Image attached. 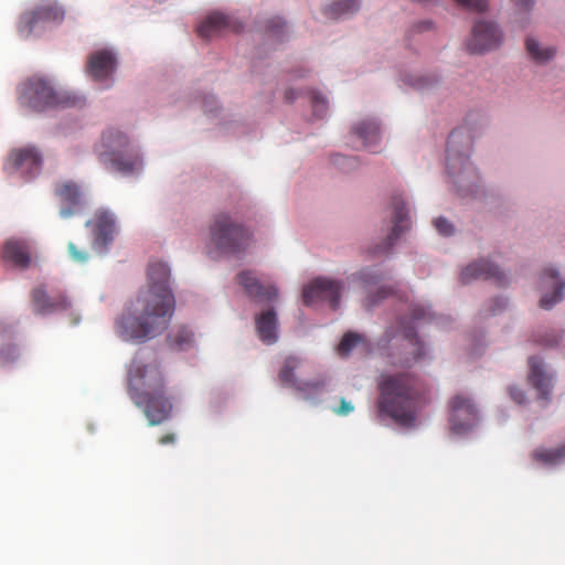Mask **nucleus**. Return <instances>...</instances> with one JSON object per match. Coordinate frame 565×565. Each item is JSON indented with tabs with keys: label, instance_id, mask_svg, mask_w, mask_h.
Instances as JSON below:
<instances>
[{
	"label": "nucleus",
	"instance_id": "11",
	"mask_svg": "<svg viewBox=\"0 0 565 565\" xmlns=\"http://www.w3.org/2000/svg\"><path fill=\"white\" fill-rule=\"evenodd\" d=\"M501 40V31L493 22L479 20L472 29L467 49L470 53H483L497 49Z\"/></svg>",
	"mask_w": 565,
	"mask_h": 565
},
{
	"label": "nucleus",
	"instance_id": "32",
	"mask_svg": "<svg viewBox=\"0 0 565 565\" xmlns=\"http://www.w3.org/2000/svg\"><path fill=\"white\" fill-rule=\"evenodd\" d=\"M527 53L536 61V62H546L552 58L555 54V50L552 47L541 49L539 42L534 39L529 38L525 42Z\"/></svg>",
	"mask_w": 565,
	"mask_h": 565
},
{
	"label": "nucleus",
	"instance_id": "1",
	"mask_svg": "<svg viewBox=\"0 0 565 565\" xmlns=\"http://www.w3.org/2000/svg\"><path fill=\"white\" fill-rule=\"evenodd\" d=\"M175 309L170 287V268L166 263L148 266V288L142 290L128 313L117 321V331L125 340L145 342L163 333Z\"/></svg>",
	"mask_w": 565,
	"mask_h": 565
},
{
	"label": "nucleus",
	"instance_id": "40",
	"mask_svg": "<svg viewBox=\"0 0 565 565\" xmlns=\"http://www.w3.org/2000/svg\"><path fill=\"white\" fill-rule=\"evenodd\" d=\"M68 253L72 259L76 263H85L88 260V253L78 250L74 243H68Z\"/></svg>",
	"mask_w": 565,
	"mask_h": 565
},
{
	"label": "nucleus",
	"instance_id": "44",
	"mask_svg": "<svg viewBox=\"0 0 565 565\" xmlns=\"http://www.w3.org/2000/svg\"><path fill=\"white\" fill-rule=\"evenodd\" d=\"M429 317V311L423 306H415L412 310V319L424 320Z\"/></svg>",
	"mask_w": 565,
	"mask_h": 565
},
{
	"label": "nucleus",
	"instance_id": "15",
	"mask_svg": "<svg viewBox=\"0 0 565 565\" xmlns=\"http://www.w3.org/2000/svg\"><path fill=\"white\" fill-rule=\"evenodd\" d=\"M54 193L61 203L60 215L62 218H70L79 213L83 206V193L75 182L57 183Z\"/></svg>",
	"mask_w": 565,
	"mask_h": 565
},
{
	"label": "nucleus",
	"instance_id": "12",
	"mask_svg": "<svg viewBox=\"0 0 565 565\" xmlns=\"http://www.w3.org/2000/svg\"><path fill=\"white\" fill-rule=\"evenodd\" d=\"M299 365L300 360L297 356L286 358L278 373L279 382L285 386L294 387L295 390L302 394L320 392L326 385V381L323 379H318L308 382L297 381L295 376V371L299 367Z\"/></svg>",
	"mask_w": 565,
	"mask_h": 565
},
{
	"label": "nucleus",
	"instance_id": "45",
	"mask_svg": "<svg viewBox=\"0 0 565 565\" xmlns=\"http://www.w3.org/2000/svg\"><path fill=\"white\" fill-rule=\"evenodd\" d=\"M509 392L511 398L518 404H522L525 401V394L521 388L511 387Z\"/></svg>",
	"mask_w": 565,
	"mask_h": 565
},
{
	"label": "nucleus",
	"instance_id": "34",
	"mask_svg": "<svg viewBox=\"0 0 565 565\" xmlns=\"http://www.w3.org/2000/svg\"><path fill=\"white\" fill-rule=\"evenodd\" d=\"M364 286L374 285L383 279V276L373 269H363L355 276Z\"/></svg>",
	"mask_w": 565,
	"mask_h": 565
},
{
	"label": "nucleus",
	"instance_id": "24",
	"mask_svg": "<svg viewBox=\"0 0 565 565\" xmlns=\"http://www.w3.org/2000/svg\"><path fill=\"white\" fill-rule=\"evenodd\" d=\"M2 258L15 267L26 268L31 262L28 244L22 239H8L2 248Z\"/></svg>",
	"mask_w": 565,
	"mask_h": 565
},
{
	"label": "nucleus",
	"instance_id": "37",
	"mask_svg": "<svg viewBox=\"0 0 565 565\" xmlns=\"http://www.w3.org/2000/svg\"><path fill=\"white\" fill-rule=\"evenodd\" d=\"M434 226L437 232L444 236H449L454 233V226L445 217H437L434 221Z\"/></svg>",
	"mask_w": 565,
	"mask_h": 565
},
{
	"label": "nucleus",
	"instance_id": "48",
	"mask_svg": "<svg viewBox=\"0 0 565 565\" xmlns=\"http://www.w3.org/2000/svg\"><path fill=\"white\" fill-rule=\"evenodd\" d=\"M297 97L296 93L294 89H288L286 93H285V98L287 102H292L295 100Z\"/></svg>",
	"mask_w": 565,
	"mask_h": 565
},
{
	"label": "nucleus",
	"instance_id": "35",
	"mask_svg": "<svg viewBox=\"0 0 565 565\" xmlns=\"http://www.w3.org/2000/svg\"><path fill=\"white\" fill-rule=\"evenodd\" d=\"M458 6L475 11L483 12L488 9V0H456Z\"/></svg>",
	"mask_w": 565,
	"mask_h": 565
},
{
	"label": "nucleus",
	"instance_id": "17",
	"mask_svg": "<svg viewBox=\"0 0 565 565\" xmlns=\"http://www.w3.org/2000/svg\"><path fill=\"white\" fill-rule=\"evenodd\" d=\"M85 225L87 227H93L95 246L106 248L114 239L116 224L113 214L109 212L97 211L94 217L88 220Z\"/></svg>",
	"mask_w": 565,
	"mask_h": 565
},
{
	"label": "nucleus",
	"instance_id": "49",
	"mask_svg": "<svg viewBox=\"0 0 565 565\" xmlns=\"http://www.w3.org/2000/svg\"><path fill=\"white\" fill-rule=\"evenodd\" d=\"M494 302L498 305V309H492V313L505 307V302L502 299H495Z\"/></svg>",
	"mask_w": 565,
	"mask_h": 565
},
{
	"label": "nucleus",
	"instance_id": "42",
	"mask_svg": "<svg viewBox=\"0 0 565 565\" xmlns=\"http://www.w3.org/2000/svg\"><path fill=\"white\" fill-rule=\"evenodd\" d=\"M267 28L273 35H279L280 30L285 28V21L281 18L275 17L268 21Z\"/></svg>",
	"mask_w": 565,
	"mask_h": 565
},
{
	"label": "nucleus",
	"instance_id": "38",
	"mask_svg": "<svg viewBox=\"0 0 565 565\" xmlns=\"http://www.w3.org/2000/svg\"><path fill=\"white\" fill-rule=\"evenodd\" d=\"M395 292L394 288L393 287H382L379 289L377 294H376V297L374 296H370L367 297L366 301V306L367 307H371V306H374L376 305L380 300L386 298L387 296L390 295H393Z\"/></svg>",
	"mask_w": 565,
	"mask_h": 565
},
{
	"label": "nucleus",
	"instance_id": "41",
	"mask_svg": "<svg viewBox=\"0 0 565 565\" xmlns=\"http://www.w3.org/2000/svg\"><path fill=\"white\" fill-rule=\"evenodd\" d=\"M433 30V23L430 21H422L416 24H414L409 31L408 35L414 36L415 34H420L426 31Z\"/></svg>",
	"mask_w": 565,
	"mask_h": 565
},
{
	"label": "nucleus",
	"instance_id": "33",
	"mask_svg": "<svg viewBox=\"0 0 565 565\" xmlns=\"http://www.w3.org/2000/svg\"><path fill=\"white\" fill-rule=\"evenodd\" d=\"M362 340L363 338L361 334L355 332H347L338 345L339 354L342 356L348 355L355 345L362 342Z\"/></svg>",
	"mask_w": 565,
	"mask_h": 565
},
{
	"label": "nucleus",
	"instance_id": "3",
	"mask_svg": "<svg viewBox=\"0 0 565 565\" xmlns=\"http://www.w3.org/2000/svg\"><path fill=\"white\" fill-rule=\"evenodd\" d=\"M377 387L379 414L388 416L399 426L412 427L424 399L420 379L411 372L382 374Z\"/></svg>",
	"mask_w": 565,
	"mask_h": 565
},
{
	"label": "nucleus",
	"instance_id": "30",
	"mask_svg": "<svg viewBox=\"0 0 565 565\" xmlns=\"http://www.w3.org/2000/svg\"><path fill=\"white\" fill-rule=\"evenodd\" d=\"M359 9L358 0H339L324 10L329 19H338L347 13H353Z\"/></svg>",
	"mask_w": 565,
	"mask_h": 565
},
{
	"label": "nucleus",
	"instance_id": "27",
	"mask_svg": "<svg viewBox=\"0 0 565 565\" xmlns=\"http://www.w3.org/2000/svg\"><path fill=\"white\" fill-rule=\"evenodd\" d=\"M256 330L259 339L267 344L277 340V316L273 309L263 311L256 318Z\"/></svg>",
	"mask_w": 565,
	"mask_h": 565
},
{
	"label": "nucleus",
	"instance_id": "39",
	"mask_svg": "<svg viewBox=\"0 0 565 565\" xmlns=\"http://www.w3.org/2000/svg\"><path fill=\"white\" fill-rule=\"evenodd\" d=\"M334 164L339 166L343 170L354 168L356 166V159L353 157H344L337 154L333 157Z\"/></svg>",
	"mask_w": 565,
	"mask_h": 565
},
{
	"label": "nucleus",
	"instance_id": "43",
	"mask_svg": "<svg viewBox=\"0 0 565 565\" xmlns=\"http://www.w3.org/2000/svg\"><path fill=\"white\" fill-rule=\"evenodd\" d=\"M353 409H354L353 405L350 402L345 401V398L342 397L340 399V406L334 409V413L339 416H347L348 414L353 412Z\"/></svg>",
	"mask_w": 565,
	"mask_h": 565
},
{
	"label": "nucleus",
	"instance_id": "26",
	"mask_svg": "<svg viewBox=\"0 0 565 565\" xmlns=\"http://www.w3.org/2000/svg\"><path fill=\"white\" fill-rule=\"evenodd\" d=\"M14 331L11 324L0 321V364L13 362L19 356V350L13 343Z\"/></svg>",
	"mask_w": 565,
	"mask_h": 565
},
{
	"label": "nucleus",
	"instance_id": "16",
	"mask_svg": "<svg viewBox=\"0 0 565 565\" xmlns=\"http://www.w3.org/2000/svg\"><path fill=\"white\" fill-rule=\"evenodd\" d=\"M393 207V228L391 234L386 237L383 244L376 246L374 254L387 253L394 245L395 241L399 237L404 231L409 226L408 212L405 209L404 200L395 195L392 198Z\"/></svg>",
	"mask_w": 565,
	"mask_h": 565
},
{
	"label": "nucleus",
	"instance_id": "8",
	"mask_svg": "<svg viewBox=\"0 0 565 565\" xmlns=\"http://www.w3.org/2000/svg\"><path fill=\"white\" fill-rule=\"evenodd\" d=\"M471 138L463 128L455 129L447 141V169L449 174L459 175L470 167Z\"/></svg>",
	"mask_w": 565,
	"mask_h": 565
},
{
	"label": "nucleus",
	"instance_id": "47",
	"mask_svg": "<svg viewBox=\"0 0 565 565\" xmlns=\"http://www.w3.org/2000/svg\"><path fill=\"white\" fill-rule=\"evenodd\" d=\"M174 440H175L174 434H166L159 439V444L164 446V445L173 444Z\"/></svg>",
	"mask_w": 565,
	"mask_h": 565
},
{
	"label": "nucleus",
	"instance_id": "18",
	"mask_svg": "<svg viewBox=\"0 0 565 565\" xmlns=\"http://www.w3.org/2000/svg\"><path fill=\"white\" fill-rule=\"evenodd\" d=\"M8 164L12 170L33 175L41 169L42 156L34 147L15 149L10 153Z\"/></svg>",
	"mask_w": 565,
	"mask_h": 565
},
{
	"label": "nucleus",
	"instance_id": "20",
	"mask_svg": "<svg viewBox=\"0 0 565 565\" xmlns=\"http://www.w3.org/2000/svg\"><path fill=\"white\" fill-rule=\"evenodd\" d=\"M31 298L35 312L40 315L65 311L72 307L71 301L65 295L50 296L42 286L32 290Z\"/></svg>",
	"mask_w": 565,
	"mask_h": 565
},
{
	"label": "nucleus",
	"instance_id": "2",
	"mask_svg": "<svg viewBox=\"0 0 565 565\" xmlns=\"http://www.w3.org/2000/svg\"><path fill=\"white\" fill-rule=\"evenodd\" d=\"M128 395L142 411L150 426L160 425L171 416L172 402L167 394L162 370L156 361L131 362L128 370Z\"/></svg>",
	"mask_w": 565,
	"mask_h": 565
},
{
	"label": "nucleus",
	"instance_id": "28",
	"mask_svg": "<svg viewBox=\"0 0 565 565\" xmlns=\"http://www.w3.org/2000/svg\"><path fill=\"white\" fill-rule=\"evenodd\" d=\"M531 459L540 465L553 467L565 461V444L556 448L536 447L530 454Z\"/></svg>",
	"mask_w": 565,
	"mask_h": 565
},
{
	"label": "nucleus",
	"instance_id": "46",
	"mask_svg": "<svg viewBox=\"0 0 565 565\" xmlns=\"http://www.w3.org/2000/svg\"><path fill=\"white\" fill-rule=\"evenodd\" d=\"M516 7L522 10H527L533 6V0H512Z\"/></svg>",
	"mask_w": 565,
	"mask_h": 565
},
{
	"label": "nucleus",
	"instance_id": "4",
	"mask_svg": "<svg viewBox=\"0 0 565 565\" xmlns=\"http://www.w3.org/2000/svg\"><path fill=\"white\" fill-rule=\"evenodd\" d=\"M99 162L110 172L130 175L142 168L138 150L120 130L109 128L102 135L97 148Z\"/></svg>",
	"mask_w": 565,
	"mask_h": 565
},
{
	"label": "nucleus",
	"instance_id": "29",
	"mask_svg": "<svg viewBox=\"0 0 565 565\" xmlns=\"http://www.w3.org/2000/svg\"><path fill=\"white\" fill-rule=\"evenodd\" d=\"M353 134L363 141L365 147H372L380 138V127L374 120H363L353 127Z\"/></svg>",
	"mask_w": 565,
	"mask_h": 565
},
{
	"label": "nucleus",
	"instance_id": "10",
	"mask_svg": "<svg viewBox=\"0 0 565 565\" xmlns=\"http://www.w3.org/2000/svg\"><path fill=\"white\" fill-rule=\"evenodd\" d=\"M450 427L456 434L469 431L478 422V412L472 401L461 394L455 395L449 402Z\"/></svg>",
	"mask_w": 565,
	"mask_h": 565
},
{
	"label": "nucleus",
	"instance_id": "21",
	"mask_svg": "<svg viewBox=\"0 0 565 565\" xmlns=\"http://www.w3.org/2000/svg\"><path fill=\"white\" fill-rule=\"evenodd\" d=\"M238 32L242 25L233 22L230 17L220 12L209 14L196 28V33L202 39H211L223 30Z\"/></svg>",
	"mask_w": 565,
	"mask_h": 565
},
{
	"label": "nucleus",
	"instance_id": "14",
	"mask_svg": "<svg viewBox=\"0 0 565 565\" xmlns=\"http://www.w3.org/2000/svg\"><path fill=\"white\" fill-rule=\"evenodd\" d=\"M477 279H492L498 286H505L508 284L505 275L499 267L486 259L469 264L459 275V281L462 285H467Z\"/></svg>",
	"mask_w": 565,
	"mask_h": 565
},
{
	"label": "nucleus",
	"instance_id": "7",
	"mask_svg": "<svg viewBox=\"0 0 565 565\" xmlns=\"http://www.w3.org/2000/svg\"><path fill=\"white\" fill-rule=\"evenodd\" d=\"M65 10L56 1H45L23 12L18 22V33L23 39L40 33L49 23L58 24L64 20Z\"/></svg>",
	"mask_w": 565,
	"mask_h": 565
},
{
	"label": "nucleus",
	"instance_id": "22",
	"mask_svg": "<svg viewBox=\"0 0 565 565\" xmlns=\"http://www.w3.org/2000/svg\"><path fill=\"white\" fill-rule=\"evenodd\" d=\"M541 287H551L553 292L545 294L540 300V307L548 310L563 299V291L565 282L558 277V274L553 268H546L541 276Z\"/></svg>",
	"mask_w": 565,
	"mask_h": 565
},
{
	"label": "nucleus",
	"instance_id": "50",
	"mask_svg": "<svg viewBox=\"0 0 565 565\" xmlns=\"http://www.w3.org/2000/svg\"><path fill=\"white\" fill-rule=\"evenodd\" d=\"M386 338H387V341H390L393 337L387 332Z\"/></svg>",
	"mask_w": 565,
	"mask_h": 565
},
{
	"label": "nucleus",
	"instance_id": "6",
	"mask_svg": "<svg viewBox=\"0 0 565 565\" xmlns=\"http://www.w3.org/2000/svg\"><path fill=\"white\" fill-rule=\"evenodd\" d=\"M19 102L24 107L41 111L53 106L75 105L76 98L61 96L46 81L33 77L21 86Z\"/></svg>",
	"mask_w": 565,
	"mask_h": 565
},
{
	"label": "nucleus",
	"instance_id": "36",
	"mask_svg": "<svg viewBox=\"0 0 565 565\" xmlns=\"http://www.w3.org/2000/svg\"><path fill=\"white\" fill-rule=\"evenodd\" d=\"M311 104H312V108H313V113L317 117H323V115L326 114L327 111V102L323 97H321L320 95L318 94H312L311 95Z\"/></svg>",
	"mask_w": 565,
	"mask_h": 565
},
{
	"label": "nucleus",
	"instance_id": "5",
	"mask_svg": "<svg viewBox=\"0 0 565 565\" xmlns=\"http://www.w3.org/2000/svg\"><path fill=\"white\" fill-rule=\"evenodd\" d=\"M211 242L222 254L235 255L250 244V234L227 214H217L210 228Z\"/></svg>",
	"mask_w": 565,
	"mask_h": 565
},
{
	"label": "nucleus",
	"instance_id": "9",
	"mask_svg": "<svg viewBox=\"0 0 565 565\" xmlns=\"http://www.w3.org/2000/svg\"><path fill=\"white\" fill-rule=\"evenodd\" d=\"M343 284L338 280L319 277L313 279L303 288L302 300L309 306L317 300H327L330 307L335 310L339 307Z\"/></svg>",
	"mask_w": 565,
	"mask_h": 565
},
{
	"label": "nucleus",
	"instance_id": "25",
	"mask_svg": "<svg viewBox=\"0 0 565 565\" xmlns=\"http://www.w3.org/2000/svg\"><path fill=\"white\" fill-rule=\"evenodd\" d=\"M530 374L529 379L532 385L541 393L543 398H548L551 394V376L544 372L542 361L536 356L529 359Z\"/></svg>",
	"mask_w": 565,
	"mask_h": 565
},
{
	"label": "nucleus",
	"instance_id": "13",
	"mask_svg": "<svg viewBox=\"0 0 565 565\" xmlns=\"http://www.w3.org/2000/svg\"><path fill=\"white\" fill-rule=\"evenodd\" d=\"M398 332L406 342L407 352L401 358L393 356L391 364L401 367H412L425 356L424 344L411 324L401 322Z\"/></svg>",
	"mask_w": 565,
	"mask_h": 565
},
{
	"label": "nucleus",
	"instance_id": "19",
	"mask_svg": "<svg viewBox=\"0 0 565 565\" xmlns=\"http://www.w3.org/2000/svg\"><path fill=\"white\" fill-rule=\"evenodd\" d=\"M117 60L113 52L99 50L92 53L87 60L86 71L95 81L108 79L115 72Z\"/></svg>",
	"mask_w": 565,
	"mask_h": 565
},
{
	"label": "nucleus",
	"instance_id": "23",
	"mask_svg": "<svg viewBox=\"0 0 565 565\" xmlns=\"http://www.w3.org/2000/svg\"><path fill=\"white\" fill-rule=\"evenodd\" d=\"M238 280L246 294L258 301H271L277 298V289L273 285L260 284L252 271L241 273Z\"/></svg>",
	"mask_w": 565,
	"mask_h": 565
},
{
	"label": "nucleus",
	"instance_id": "31",
	"mask_svg": "<svg viewBox=\"0 0 565 565\" xmlns=\"http://www.w3.org/2000/svg\"><path fill=\"white\" fill-rule=\"evenodd\" d=\"M170 347L184 350L193 342V333L186 327H178L168 335Z\"/></svg>",
	"mask_w": 565,
	"mask_h": 565
}]
</instances>
